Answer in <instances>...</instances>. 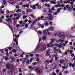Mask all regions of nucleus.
I'll return each mask as SVG.
<instances>
[{
  "instance_id": "obj_1",
  "label": "nucleus",
  "mask_w": 75,
  "mask_h": 75,
  "mask_svg": "<svg viewBox=\"0 0 75 75\" xmlns=\"http://www.w3.org/2000/svg\"><path fill=\"white\" fill-rule=\"evenodd\" d=\"M5 66L7 69H12L14 72L15 71V67L13 65L9 63H7L5 65Z\"/></svg>"
},
{
  "instance_id": "obj_2",
  "label": "nucleus",
  "mask_w": 75,
  "mask_h": 75,
  "mask_svg": "<svg viewBox=\"0 0 75 75\" xmlns=\"http://www.w3.org/2000/svg\"><path fill=\"white\" fill-rule=\"evenodd\" d=\"M54 17L50 16H48L47 17V20H50V21H52V20H54Z\"/></svg>"
},
{
  "instance_id": "obj_3",
  "label": "nucleus",
  "mask_w": 75,
  "mask_h": 75,
  "mask_svg": "<svg viewBox=\"0 0 75 75\" xmlns=\"http://www.w3.org/2000/svg\"><path fill=\"white\" fill-rule=\"evenodd\" d=\"M5 20L8 23H12V20H11V18H9L8 19H6Z\"/></svg>"
},
{
  "instance_id": "obj_4",
  "label": "nucleus",
  "mask_w": 75,
  "mask_h": 75,
  "mask_svg": "<svg viewBox=\"0 0 75 75\" xmlns=\"http://www.w3.org/2000/svg\"><path fill=\"white\" fill-rule=\"evenodd\" d=\"M69 66L70 67H72V68H74V67H75V64L74 63L72 64V63H70L69 64Z\"/></svg>"
},
{
  "instance_id": "obj_5",
  "label": "nucleus",
  "mask_w": 75,
  "mask_h": 75,
  "mask_svg": "<svg viewBox=\"0 0 75 75\" xmlns=\"http://www.w3.org/2000/svg\"><path fill=\"white\" fill-rule=\"evenodd\" d=\"M49 30H45L43 31V34H48V32Z\"/></svg>"
},
{
  "instance_id": "obj_6",
  "label": "nucleus",
  "mask_w": 75,
  "mask_h": 75,
  "mask_svg": "<svg viewBox=\"0 0 75 75\" xmlns=\"http://www.w3.org/2000/svg\"><path fill=\"white\" fill-rule=\"evenodd\" d=\"M54 28L53 27H51L48 28L49 31H54Z\"/></svg>"
},
{
  "instance_id": "obj_7",
  "label": "nucleus",
  "mask_w": 75,
  "mask_h": 75,
  "mask_svg": "<svg viewBox=\"0 0 75 75\" xmlns=\"http://www.w3.org/2000/svg\"><path fill=\"white\" fill-rule=\"evenodd\" d=\"M59 37L60 38H61V39H65V36L64 35H60L59 36Z\"/></svg>"
},
{
  "instance_id": "obj_8",
  "label": "nucleus",
  "mask_w": 75,
  "mask_h": 75,
  "mask_svg": "<svg viewBox=\"0 0 75 75\" xmlns=\"http://www.w3.org/2000/svg\"><path fill=\"white\" fill-rule=\"evenodd\" d=\"M46 54H47L46 55V56H50V52L48 50L46 52Z\"/></svg>"
},
{
  "instance_id": "obj_9",
  "label": "nucleus",
  "mask_w": 75,
  "mask_h": 75,
  "mask_svg": "<svg viewBox=\"0 0 75 75\" xmlns=\"http://www.w3.org/2000/svg\"><path fill=\"white\" fill-rule=\"evenodd\" d=\"M35 21H33L32 23V25H31V28H32V27H33V26H34V25H35Z\"/></svg>"
},
{
  "instance_id": "obj_10",
  "label": "nucleus",
  "mask_w": 75,
  "mask_h": 75,
  "mask_svg": "<svg viewBox=\"0 0 75 75\" xmlns=\"http://www.w3.org/2000/svg\"><path fill=\"white\" fill-rule=\"evenodd\" d=\"M22 11V10L21 9H18L16 11V12L17 13H18L19 12H20V13H21Z\"/></svg>"
},
{
  "instance_id": "obj_11",
  "label": "nucleus",
  "mask_w": 75,
  "mask_h": 75,
  "mask_svg": "<svg viewBox=\"0 0 75 75\" xmlns=\"http://www.w3.org/2000/svg\"><path fill=\"white\" fill-rule=\"evenodd\" d=\"M65 62V61L64 60H61L60 61L59 63L60 64H62L64 63Z\"/></svg>"
},
{
  "instance_id": "obj_12",
  "label": "nucleus",
  "mask_w": 75,
  "mask_h": 75,
  "mask_svg": "<svg viewBox=\"0 0 75 75\" xmlns=\"http://www.w3.org/2000/svg\"><path fill=\"white\" fill-rule=\"evenodd\" d=\"M26 12H27V13H31V12H32V10L28 9L26 10Z\"/></svg>"
},
{
  "instance_id": "obj_13",
  "label": "nucleus",
  "mask_w": 75,
  "mask_h": 75,
  "mask_svg": "<svg viewBox=\"0 0 75 75\" xmlns=\"http://www.w3.org/2000/svg\"><path fill=\"white\" fill-rule=\"evenodd\" d=\"M57 55L56 54H54L52 55V57L53 58H55L56 57H57Z\"/></svg>"
},
{
  "instance_id": "obj_14",
  "label": "nucleus",
  "mask_w": 75,
  "mask_h": 75,
  "mask_svg": "<svg viewBox=\"0 0 75 75\" xmlns=\"http://www.w3.org/2000/svg\"><path fill=\"white\" fill-rule=\"evenodd\" d=\"M15 37L16 38H18L19 37H20V34H18V35L16 34L14 35Z\"/></svg>"
},
{
  "instance_id": "obj_15",
  "label": "nucleus",
  "mask_w": 75,
  "mask_h": 75,
  "mask_svg": "<svg viewBox=\"0 0 75 75\" xmlns=\"http://www.w3.org/2000/svg\"><path fill=\"white\" fill-rule=\"evenodd\" d=\"M46 36H44L42 38V39L43 41H45V40H46Z\"/></svg>"
},
{
  "instance_id": "obj_16",
  "label": "nucleus",
  "mask_w": 75,
  "mask_h": 75,
  "mask_svg": "<svg viewBox=\"0 0 75 75\" xmlns=\"http://www.w3.org/2000/svg\"><path fill=\"white\" fill-rule=\"evenodd\" d=\"M59 41L60 42H61L62 43H63V42H64V40H59Z\"/></svg>"
},
{
  "instance_id": "obj_17",
  "label": "nucleus",
  "mask_w": 75,
  "mask_h": 75,
  "mask_svg": "<svg viewBox=\"0 0 75 75\" xmlns=\"http://www.w3.org/2000/svg\"><path fill=\"white\" fill-rule=\"evenodd\" d=\"M37 72V73H38L39 75H40L41 74V70H38V71Z\"/></svg>"
},
{
  "instance_id": "obj_18",
  "label": "nucleus",
  "mask_w": 75,
  "mask_h": 75,
  "mask_svg": "<svg viewBox=\"0 0 75 75\" xmlns=\"http://www.w3.org/2000/svg\"><path fill=\"white\" fill-rule=\"evenodd\" d=\"M4 59L5 61H8L9 60V59L7 57H6L4 58Z\"/></svg>"
},
{
  "instance_id": "obj_19",
  "label": "nucleus",
  "mask_w": 75,
  "mask_h": 75,
  "mask_svg": "<svg viewBox=\"0 0 75 75\" xmlns=\"http://www.w3.org/2000/svg\"><path fill=\"white\" fill-rule=\"evenodd\" d=\"M38 47H37L35 49V50L34 51V52H34V53L37 52V50H38Z\"/></svg>"
},
{
  "instance_id": "obj_20",
  "label": "nucleus",
  "mask_w": 75,
  "mask_h": 75,
  "mask_svg": "<svg viewBox=\"0 0 75 75\" xmlns=\"http://www.w3.org/2000/svg\"><path fill=\"white\" fill-rule=\"evenodd\" d=\"M29 16H30L33 18H34V16L33 15V14H31Z\"/></svg>"
},
{
  "instance_id": "obj_21",
  "label": "nucleus",
  "mask_w": 75,
  "mask_h": 75,
  "mask_svg": "<svg viewBox=\"0 0 75 75\" xmlns=\"http://www.w3.org/2000/svg\"><path fill=\"white\" fill-rule=\"evenodd\" d=\"M65 64H66V69H68V64L67 63H65Z\"/></svg>"
},
{
  "instance_id": "obj_22",
  "label": "nucleus",
  "mask_w": 75,
  "mask_h": 75,
  "mask_svg": "<svg viewBox=\"0 0 75 75\" xmlns=\"http://www.w3.org/2000/svg\"><path fill=\"white\" fill-rule=\"evenodd\" d=\"M32 8L33 10H35V9H36V7H35V5H34L32 7Z\"/></svg>"
},
{
  "instance_id": "obj_23",
  "label": "nucleus",
  "mask_w": 75,
  "mask_h": 75,
  "mask_svg": "<svg viewBox=\"0 0 75 75\" xmlns=\"http://www.w3.org/2000/svg\"><path fill=\"white\" fill-rule=\"evenodd\" d=\"M33 65H36L37 64V62H34L32 63Z\"/></svg>"
},
{
  "instance_id": "obj_24",
  "label": "nucleus",
  "mask_w": 75,
  "mask_h": 75,
  "mask_svg": "<svg viewBox=\"0 0 75 75\" xmlns=\"http://www.w3.org/2000/svg\"><path fill=\"white\" fill-rule=\"evenodd\" d=\"M5 54H6V55L7 57L9 56V53H8V52H6V53H5Z\"/></svg>"
},
{
  "instance_id": "obj_25",
  "label": "nucleus",
  "mask_w": 75,
  "mask_h": 75,
  "mask_svg": "<svg viewBox=\"0 0 75 75\" xmlns=\"http://www.w3.org/2000/svg\"><path fill=\"white\" fill-rule=\"evenodd\" d=\"M33 59H34V57H32V58H31L30 60L29 61H30V62H32V60H33Z\"/></svg>"
},
{
  "instance_id": "obj_26",
  "label": "nucleus",
  "mask_w": 75,
  "mask_h": 75,
  "mask_svg": "<svg viewBox=\"0 0 75 75\" xmlns=\"http://www.w3.org/2000/svg\"><path fill=\"white\" fill-rule=\"evenodd\" d=\"M49 24L48 23H47L46 24H45V27H47V26H48V25H49Z\"/></svg>"
},
{
  "instance_id": "obj_27",
  "label": "nucleus",
  "mask_w": 75,
  "mask_h": 75,
  "mask_svg": "<svg viewBox=\"0 0 75 75\" xmlns=\"http://www.w3.org/2000/svg\"><path fill=\"white\" fill-rule=\"evenodd\" d=\"M57 40V39H52L51 40V42H53L55 41V40Z\"/></svg>"
},
{
  "instance_id": "obj_28",
  "label": "nucleus",
  "mask_w": 75,
  "mask_h": 75,
  "mask_svg": "<svg viewBox=\"0 0 75 75\" xmlns=\"http://www.w3.org/2000/svg\"><path fill=\"white\" fill-rule=\"evenodd\" d=\"M12 51L13 52H14V53H16L17 52V51H16V50H12Z\"/></svg>"
},
{
  "instance_id": "obj_29",
  "label": "nucleus",
  "mask_w": 75,
  "mask_h": 75,
  "mask_svg": "<svg viewBox=\"0 0 75 75\" xmlns=\"http://www.w3.org/2000/svg\"><path fill=\"white\" fill-rule=\"evenodd\" d=\"M25 27L26 28H28V24H26L25 25Z\"/></svg>"
},
{
  "instance_id": "obj_30",
  "label": "nucleus",
  "mask_w": 75,
  "mask_h": 75,
  "mask_svg": "<svg viewBox=\"0 0 75 75\" xmlns=\"http://www.w3.org/2000/svg\"><path fill=\"white\" fill-rule=\"evenodd\" d=\"M26 64H30V60H28L26 62Z\"/></svg>"
},
{
  "instance_id": "obj_31",
  "label": "nucleus",
  "mask_w": 75,
  "mask_h": 75,
  "mask_svg": "<svg viewBox=\"0 0 75 75\" xmlns=\"http://www.w3.org/2000/svg\"><path fill=\"white\" fill-rule=\"evenodd\" d=\"M62 68L63 69V70H64V69H66V68H65V66H62Z\"/></svg>"
},
{
  "instance_id": "obj_32",
  "label": "nucleus",
  "mask_w": 75,
  "mask_h": 75,
  "mask_svg": "<svg viewBox=\"0 0 75 75\" xmlns=\"http://www.w3.org/2000/svg\"><path fill=\"white\" fill-rule=\"evenodd\" d=\"M41 9V6H39L38 7V9Z\"/></svg>"
},
{
  "instance_id": "obj_33",
  "label": "nucleus",
  "mask_w": 75,
  "mask_h": 75,
  "mask_svg": "<svg viewBox=\"0 0 75 75\" xmlns=\"http://www.w3.org/2000/svg\"><path fill=\"white\" fill-rule=\"evenodd\" d=\"M60 33L61 32H58L57 33V35H59V37L60 35Z\"/></svg>"
},
{
  "instance_id": "obj_34",
  "label": "nucleus",
  "mask_w": 75,
  "mask_h": 75,
  "mask_svg": "<svg viewBox=\"0 0 75 75\" xmlns=\"http://www.w3.org/2000/svg\"><path fill=\"white\" fill-rule=\"evenodd\" d=\"M72 52H73V51L72 50H70V54H72Z\"/></svg>"
},
{
  "instance_id": "obj_35",
  "label": "nucleus",
  "mask_w": 75,
  "mask_h": 75,
  "mask_svg": "<svg viewBox=\"0 0 75 75\" xmlns=\"http://www.w3.org/2000/svg\"><path fill=\"white\" fill-rule=\"evenodd\" d=\"M64 32H60V35H64Z\"/></svg>"
},
{
  "instance_id": "obj_36",
  "label": "nucleus",
  "mask_w": 75,
  "mask_h": 75,
  "mask_svg": "<svg viewBox=\"0 0 75 75\" xmlns=\"http://www.w3.org/2000/svg\"><path fill=\"white\" fill-rule=\"evenodd\" d=\"M39 25V27L38 28H41V24H38Z\"/></svg>"
},
{
  "instance_id": "obj_37",
  "label": "nucleus",
  "mask_w": 75,
  "mask_h": 75,
  "mask_svg": "<svg viewBox=\"0 0 75 75\" xmlns=\"http://www.w3.org/2000/svg\"><path fill=\"white\" fill-rule=\"evenodd\" d=\"M55 45H53V44H52L51 45H50V47H51V48H53V47H54V46Z\"/></svg>"
},
{
  "instance_id": "obj_38",
  "label": "nucleus",
  "mask_w": 75,
  "mask_h": 75,
  "mask_svg": "<svg viewBox=\"0 0 75 75\" xmlns=\"http://www.w3.org/2000/svg\"><path fill=\"white\" fill-rule=\"evenodd\" d=\"M47 47L48 48H50V44H47Z\"/></svg>"
},
{
  "instance_id": "obj_39",
  "label": "nucleus",
  "mask_w": 75,
  "mask_h": 75,
  "mask_svg": "<svg viewBox=\"0 0 75 75\" xmlns=\"http://www.w3.org/2000/svg\"><path fill=\"white\" fill-rule=\"evenodd\" d=\"M34 55V54H29V56L30 57H33Z\"/></svg>"
},
{
  "instance_id": "obj_40",
  "label": "nucleus",
  "mask_w": 75,
  "mask_h": 75,
  "mask_svg": "<svg viewBox=\"0 0 75 75\" xmlns=\"http://www.w3.org/2000/svg\"><path fill=\"white\" fill-rule=\"evenodd\" d=\"M16 7L17 9H19L20 8V6H16Z\"/></svg>"
},
{
  "instance_id": "obj_41",
  "label": "nucleus",
  "mask_w": 75,
  "mask_h": 75,
  "mask_svg": "<svg viewBox=\"0 0 75 75\" xmlns=\"http://www.w3.org/2000/svg\"><path fill=\"white\" fill-rule=\"evenodd\" d=\"M9 13H10V11H8V10H7L6 11V14H8Z\"/></svg>"
},
{
  "instance_id": "obj_42",
  "label": "nucleus",
  "mask_w": 75,
  "mask_h": 75,
  "mask_svg": "<svg viewBox=\"0 0 75 75\" xmlns=\"http://www.w3.org/2000/svg\"><path fill=\"white\" fill-rule=\"evenodd\" d=\"M5 52H8V49H6L5 50Z\"/></svg>"
},
{
  "instance_id": "obj_43",
  "label": "nucleus",
  "mask_w": 75,
  "mask_h": 75,
  "mask_svg": "<svg viewBox=\"0 0 75 75\" xmlns=\"http://www.w3.org/2000/svg\"><path fill=\"white\" fill-rule=\"evenodd\" d=\"M38 32L39 34H42V32L40 30H39Z\"/></svg>"
},
{
  "instance_id": "obj_44",
  "label": "nucleus",
  "mask_w": 75,
  "mask_h": 75,
  "mask_svg": "<svg viewBox=\"0 0 75 75\" xmlns=\"http://www.w3.org/2000/svg\"><path fill=\"white\" fill-rule=\"evenodd\" d=\"M30 6V5H29V4H27V5H26V6L27 8H28Z\"/></svg>"
},
{
  "instance_id": "obj_45",
  "label": "nucleus",
  "mask_w": 75,
  "mask_h": 75,
  "mask_svg": "<svg viewBox=\"0 0 75 75\" xmlns=\"http://www.w3.org/2000/svg\"><path fill=\"white\" fill-rule=\"evenodd\" d=\"M64 3L65 4H67V1H63Z\"/></svg>"
},
{
  "instance_id": "obj_46",
  "label": "nucleus",
  "mask_w": 75,
  "mask_h": 75,
  "mask_svg": "<svg viewBox=\"0 0 75 75\" xmlns=\"http://www.w3.org/2000/svg\"><path fill=\"white\" fill-rule=\"evenodd\" d=\"M69 6L68 5H67L66 6V7L67 8H69Z\"/></svg>"
},
{
  "instance_id": "obj_47",
  "label": "nucleus",
  "mask_w": 75,
  "mask_h": 75,
  "mask_svg": "<svg viewBox=\"0 0 75 75\" xmlns=\"http://www.w3.org/2000/svg\"><path fill=\"white\" fill-rule=\"evenodd\" d=\"M18 17H21V14L20 13H19L18 14Z\"/></svg>"
},
{
  "instance_id": "obj_48",
  "label": "nucleus",
  "mask_w": 75,
  "mask_h": 75,
  "mask_svg": "<svg viewBox=\"0 0 75 75\" xmlns=\"http://www.w3.org/2000/svg\"><path fill=\"white\" fill-rule=\"evenodd\" d=\"M16 27L17 28H19V27H20V25L18 24H17L16 26Z\"/></svg>"
},
{
  "instance_id": "obj_49",
  "label": "nucleus",
  "mask_w": 75,
  "mask_h": 75,
  "mask_svg": "<svg viewBox=\"0 0 75 75\" xmlns=\"http://www.w3.org/2000/svg\"><path fill=\"white\" fill-rule=\"evenodd\" d=\"M4 5H2L1 7V8H4Z\"/></svg>"
},
{
  "instance_id": "obj_50",
  "label": "nucleus",
  "mask_w": 75,
  "mask_h": 75,
  "mask_svg": "<svg viewBox=\"0 0 75 75\" xmlns=\"http://www.w3.org/2000/svg\"><path fill=\"white\" fill-rule=\"evenodd\" d=\"M72 9H68L67 10L71 12V10H72Z\"/></svg>"
},
{
  "instance_id": "obj_51",
  "label": "nucleus",
  "mask_w": 75,
  "mask_h": 75,
  "mask_svg": "<svg viewBox=\"0 0 75 75\" xmlns=\"http://www.w3.org/2000/svg\"><path fill=\"white\" fill-rule=\"evenodd\" d=\"M71 57H74V53H72L71 54Z\"/></svg>"
},
{
  "instance_id": "obj_52",
  "label": "nucleus",
  "mask_w": 75,
  "mask_h": 75,
  "mask_svg": "<svg viewBox=\"0 0 75 75\" xmlns=\"http://www.w3.org/2000/svg\"><path fill=\"white\" fill-rule=\"evenodd\" d=\"M59 54H61V53H62V52H61V50H59Z\"/></svg>"
},
{
  "instance_id": "obj_53",
  "label": "nucleus",
  "mask_w": 75,
  "mask_h": 75,
  "mask_svg": "<svg viewBox=\"0 0 75 75\" xmlns=\"http://www.w3.org/2000/svg\"><path fill=\"white\" fill-rule=\"evenodd\" d=\"M55 46L56 47H58V46H59V44H58L56 43L55 45Z\"/></svg>"
},
{
  "instance_id": "obj_54",
  "label": "nucleus",
  "mask_w": 75,
  "mask_h": 75,
  "mask_svg": "<svg viewBox=\"0 0 75 75\" xmlns=\"http://www.w3.org/2000/svg\"><path fill=\"white\" fill-rule=\"evenodd\" d=\"M59 72V71L58 69H57L56 70V72L57 73H58Z\"/></svg>"
},
{
  "instance_id": "obj_55",
  "label": "nucleus",
  "mask_w": 75,
  "mask_h": 75,
  "mask_svg": "<svg viewBox=\"0 0 75 75\" xmlns=\"http://www.w3.org/2000/svg\"><path fill=\"white\" fill-rule=\"evenodd\" d=\"M28 68L29 69H31L32 68V67L31 66H28Z\"/></svg>"
},
{
  "instance_id": "obj_56",
  "label": "nucleus",
  "mask_w": 75,
  "mask_h": 75,
  "mask_svg": "<svg viewBox=\"0 0 75 75\" xmlns=\"http://www.w3.org/2000/svg\"><path fill=\"white\" fill-rule=\"evenodd\" d=\"M49 13H52V11L51 10H49L48 11Z\"/></svg>"
},
{
  "instance_id": "obj_57",
  "label": "nucleus",
  "mask_w": 75,
  "mask_h": 75,
  "mask_svg": "<svg viewBox=\"0 0 75 75\" xmlns=\"http://www.w3.org/2000/svg\"><path fill=\"white\" fill-rule=\"evenodd\" d=\"M57 5L58 6V7H61V5H60V4H58Z\"/></svg>"
},
{
  "instance_id": "obj_58",
  "label": "nucleus",
  "mask_w": 75,
  "mask_h": 75,
  "mask_svg": "<svg viewBox=\"0 0 75 75\" xmlns=\"http://www.w3.org/2000/svg\"><path fill=\"white\" fill-rule=\"evenodd\" d=\"M57 14H58V13L57 12H56L55 13H54V15H55V16L56 15H57Z\"/></svg>"
},
{
  "instance_id": "obj_59",
  "label": "nucleus",
  "mask_w": 75,
  "mask_h": 75,
  "mask_svg": "<svg viewBox=\"0 0 75 75\" xmlns=\"http://www.w3.org/2000/svg\"><path fill=\"white\" fill-rule=\"evenodd\" d=\"M52 75H56V73H55L54 72L52 74Z\"/></svg>"
},
{
  "instance_id": "obj_60",
  "label": "nucleus",
  "mask_w": 75,
  "mask_h": 75,
  "mask_svg": "<svg viewBox=\"0 0 75 75\" xmlns=\"http://www.w3.org/2000/svg\"><path fill=\"white\" fill-rule=\"evenodd\" d=\"M28 21V20L27 19H25L24 21L25 23H27Z\"/></svg>"
},
{
  "instance_id": "obj_61",
  "label": "nucleus",
  "mask_w": 75,
  "mask_h": 75,
  "mask_svg": "<svg viewBox=\"0 0 75 75\" xmlns=\"http://www.w3.org/2000/svg\"><path fill=\"white\" fill-rule=\"evenodd\" d=\"M9 17H10V16L9 15H8L6 16V18H8Z\"/></svg>"
},
{
  "instance_id": "obj_62",
  "label": "nucleus",
  "mask_w": 75,
  "mask_h": 75,
  "mask_svg": "<svg viewBox=\"0 0 75 75\" xmlns=\"http://www.w3.org/2000/svg\"><path fill=\"white\" fill-rule=\"evenodd\" d=\"M59 12H60V9H59L57 11V12L58 13H59Z\"/></svg>"
},
{
  "instance_id": "obj_63",
  "label": "nucleus",
  "mask_w": 75,
  "mask_h": 75,
  "mask_svg": "<svg viewBox=\"0 0 75 75\" xmlns=\"http://www.w3.org/2000/svg\"><path fill=\"white\" fill-rule=\"evenodd\" d=\"M28 22L29 23H32V21L31 20H29Z\"/></svg>"
},
{
  "instance_id": "obj_64",
  "label": "nucleus",
  "mask_w": 75,
  "mask_h": 75,
  "mask_svg": "<svg viewBox=\"0 0 75 75\" xmlns=\"http://www.w3.org/2000/svg\"><path fill=\"white\" fill-rule=\"evenodd\" d=\"M19 22L20 24H21L23 23V21H19Z\"/></svg>"
}]
</instances>
